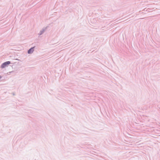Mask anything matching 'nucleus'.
Instances as JSON below:
<instances>
[{
    "label": "nucleus",
    "instance_id": "obj_2",
    "mask_svg": "<svg viewBox=\"0 0 160 160\" xmlns=\"http://www.w3.org/2000/svg\"><path fill=\"white\" fill-rule=\"evenodd\" d=\"M33 48H34V47L32 48H31L30 49H29L28 51V53H32L34 51Z\"/></svg>",
    "mask_w": 160,
    "mask_h": 160
},
{
    "label": "nucleus",
    "instance_id": "obj_1",
    "mask_svg": "<svg viewBox=\"0 0 160 160\" xmlns=\"http://www.w3.org/2000/svg\"><path fill=\"white\" fill-rule=\"evenodd\" d=\"M10 63V62L9 61H8L5 62L3 63L1 65V68H5L7 65H8Z\"/></svg>",
    "mask_w": 160,
    "mask_h": 160
},
{
    "label": "nucleus",
    "instance_id": "obj_3",
    "mask_svg": "<svg viewBox=\"0 0 160 160\" xmlns=\"http://www.w3.org/2000/svg\"><path fill=\"white\" fill-rule=\"evenodd\" d=\"M2 78L1 76H0V79Z\"/></svg>",
    "mask_w": 160,
    "mask_h": 160
}]
</instances>
